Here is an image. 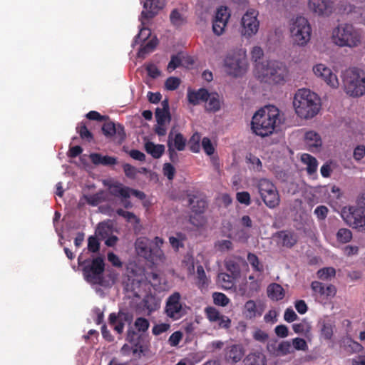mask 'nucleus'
I'll return each instance as SVG.
<instances>
[{"mask_svg": "<svg viewBox=\"0 0 365 365\" xmlns=\"http://www.w3.org/2000/svg\"><path fill=\"white\" fill-rule=\"evenodd\" d=\"M329 210L324 205H319L314 210V214L319 220H324L326 219Z\"/></svg>", "mask_w": 365, "mask_h": 365, "instance_id": "338daca9", "label": "nucleus"}, {"mask_svg": "<svg viewBox=\"0 0 365 365\" xmlns=\"http://www.w3.org/2000/svg\"><path fill=\"white\" fill-rule=\"evenodd\" d=\"M209 97V92L206 88H201L197 90L187 89V98L190 104L197 106L204 103Z\"/></svg>", "mask_w": 365, "mask_h": 365, "instance_id": "412c9836", "label": "nucleus"}, {"mask_svg": "<svg viewBox=\"0 0 365 365\" xmlns=\"http://www.w3.org/2000/svg\"><path fill=\"white\" fill-rule=\"evenodd\" d=\"M170 19L171 23L175 26H180L184 23L182 16L177 9H174L171 11Z\"/></svg>", "mask_w": 365, "mask_h": 365, "instance_id": "6e6d98bb", "label": "nucleus"}, {"mask_svg": "<svg viewBox=\"0 0 365 365\" xmlns=\"http://www.w3.org/2000/svg\"><path fill=\"white\" fill-rule=\"evenodd\" d=\"M292 348L293 349L299 350V351H307L308 350V345L307 341L299 337H297L292 339Z\"/></svg>", "mask_w": 365, "mask_h": 365, "instance_id": "4d7b16f0", "label": "nucleus"}, {"mask_svg": "<svg viewBox=\"0 0 365 365\" xmlns=\"http://www.w3.org/2000/svg\"><path fill=\"white\" fill-rule=\"evenodd\" d=\"M163 171L164 175L166 176L168 180H172L174 178L175 169L172 164L169 163H165L163 165Z\"/></svg>", "mask_w": 365, "mask_h": 365, "instance_id": "0e129e2a", "label": "nucleus"}, {"mask_svg": "<svg viewBox=\"0 0 365 365\" xmlns=\"http://www.w3.org/2000/svg\"><path fill=\"white\" fill-rule=\"evenodd\" d=\"M321 335L326 340H330L333 336V326L324 322L321 328Z\"/></svg>", "mask_w": 365, "mask_h": 365, "instance_id": "5fc2aeb1", "label": "nucleus"}, {"mask_svg": "<svg viewBox=\"0 0 365 365\" xmlns=\"http://www.w3.org/2000/svg\"><path fill=\"white\" fill-rule=\"evenodd\" d=\"M334 4L331 0H308V8L318 16H329L334 11Z\"/></svg>", "mask_w": 365, "mask_h": 365, "instance_id": "f3484780", "label": "nucleus"}, {"mask_svg": "<svg viewBox=\"0 0 365 365\" xmlns=\"http://www.w3.org/2000/svg\"><path fill=\"white\" fill-rule=\"evenodd\" d=\"M88 249L91 252H97L100 250V242L96 237L91 236L88 240Z\"/></svg>", "mask_w": 365, "mask_h": 365, "instance_id": "e2e57ef3", "label": "nucleus"}, {"mask_svg": "<svg viewBox=\"0 0 365 365\" xmlns=\"http://www.w3.org/2000/svg\"><path fill=\"white\" fill-rule=\"evenodd\" d=\"M236 199L240 203L245 205L247 206L251 204L250 195L247 191L237 192Z\"/></svg>", "mask_w": 365, "mask_h": 365, "instance_id": "680f3d73", "label": "nucleus"}, {"mask_svg": "<svg viewBox=\"0 0 365 365\" xmlns=\"http://www.w3.org/2000/svg\"><path fill=\"white\" fill-rule=\"evenodd\" d=\"M110 193L115 197L129 198L130 196V188L123 186L120 183H115L109 187Z\"/></svg>", "mask_w": 365, "mask_h": 365, "instance_id": "7c9ffc66", "label": "nucleus"}, {"mask_svg": "<svg viewBox=\"0 0 365 365\" xmlns=\"http://www.w3.org/2000/svg\"><path fill=\"white\" fill-rule=\"evenodd\" d=\"M294 352L292 344L289 341L280 342L274 351L277 356H283Z\"/></svg>", "mask_w": 365, "mask_h": 365, "instance_id": "f704fd0d", "label": "nucleus"}, {"mask_svg": "<svg viewBox=\"0 0 365 365\" xmlns=\"http://www.w3.org/2000/svg\"><path fill=\"white\" fill-rule=\"evenodd\" d=\"M341 216L349 227L365 231V207L359 206H345L342 208Z\"/></svg>", "mask_w": 365, "mask_h": 365, "instance_id": "9b49d317", "label": "nucleus"}, {"mask_svg": "<svg viewBox=\"0 0 365 365\" xmlns=\"http://www.w3.org/2000/svg\"><path fill=\"white\" fill-rule=\"evenodd\" d=\"M336 240L340 243H347L352 239V232L349 229L340 228L336 234Z\"/></svg>", "mask_w": 365, "mask_h": 365, "instance_id": "a19ab883", "label": "nucleus"}, {"mask_svg": "<svg viewBox=\"0 0 365 365\" xmlns=\"http://www.w3.org/2000/svg\"><path fill=\"white\" fill-rule=\"evenodd\" d=\"M245 355V349L241 344L227 346L224 349V359L226 362L232 364L240 361Z\"/></svg>", "mask_w": 365, "mask_h": 365, "instance_id": "6ab92c4d", "label": "nucleus"}, {"mask_svg": "<svg viewBox=\"0 0 365 365\" xmlns=\"http://www.w3.org/2000/svg\"><path fill=\"white\" fill-rule=\"evenodd\" d=\"M305 144L307 149L311 152H316L322 145V140L319 133L315 131H307L304 135Z\"/></svg>", "mask_w": 365, "mask_h": 365, "instance_id": "5701e85b", "label": "nucleus"}, {"mask_svg": "<svg viewBox=\"0 0 365 365\" xmlns=\"http://www.w3.org/2000/svg\"><path fill=\"white\" fill-rule=\"evenodd\" d=\"M163 243V240L159 237H155L153 240L145 237H140L135 242V247L140 257L155 263L165 259V255L161 249Z\"/></svg>", "mask_w": 365, "mask_h": 365, "instance_id": "20e7f679", "label": "nucleus"}, {"mask_svg": "<svg viewBox=\"0 0 365 365\" xmlns=\"http://www.w3.org/2000/svg\"><path fill=\"white\" fill-rule=\"evenodd\" d=\"M293 106L298 116L305 119L312 118L320 110V98L309 89H299L294 95Z\"/></svg>", "mask_w": 365, "mask_h": 365, "instance_id": "f03ea898", "label": "nucleus"}, {"mask_svg": "<svg viewBox=\"0 0 365 365\" xmlns=\"http://www.w3.org/2000/svg\"><path fill=\"white\" fill-rule=\"evenodd\" d=\"M116 213L119 216L125 218L128 222H134L135 224H138L140 222V219L131 212L125 211L121 208H119L116 210Z\"/></svg>", "mask_w": 365, "mask_h": 365, "instance_id": "de8ad7c7", "label": "nucleus"}, {"mask_svg": "<svg viewBox=\"0 0 365 365\" xmlns=\"http://www.w3.org/2000/svg\"><path fill=\"white\" fill-rule=\"evenodd\" d=\"M189 202L190 205L191 206V210L195 212V214H202L207 207V201L197 196H192L189 199Z\"/></svg>", "mask_w": 365, "mask_h": 365, "instance_id": "cd10ccee", "label": "nucleus"}, {"mask_svg": "<svg viewBox=\"0 0 365 365\" xmlns=\"http://www.w3.org/2000/svg\"><path fill=\"white\" fill-rule=\"evenodd\" d=\"M201 136L200 133H195L190 138L187 142L190 150L192 153H198L200 150V142Z\"/></svg>", "mask_w": 365, "mask_h": 365, "instance_id": "c03bdc74", "label": "nucleus"}, {"mask_svg": "<svg viewBox=\"0 0 365 365\" xmlns=\"http://www.w3.org/2000/svg\"><path fill=\"white\" fill-rule=\"evenodd\" d=\"M173 148L176 149L178 151H182L185 149L187 140L180 133L174 134L171 130L168 134V143H170Z\"/></svg>", "mask_w": 365, "mask_h": 365, "instance_id": "b1692460", "label": "nucleus"}, {"mask_svg": "<svg viewBox=\"0 0 365 365\" xmlns=\"http://www.w3.org/2000/svg\"><path fill=\"white\" fill-rule=\"evenodd\" d=\"M205 110L208 112L215 113L220 110L222 101L217 93H209V97L205 101Z\"/></svg>", "mask_w": 365, "mask_h": 365, "instance_id": "a878e982", "label": "nucleus"}, {"mask_svg": "<svg viewBox=\"0 0 365 365\" xmlns=\"http://www.w3.org/2000/svg\"><path fill=\"white\" fill-rule=\"evenodd\" d=\"M245 365H266L265 357L259 353H251L245 359Z\"/></svg>", "mask_w": 365, "mask_h": 365, "instance_id": "c9c22d12", "label": "nucleus"}, {"mask_svg": "<svg viewBox=\"0 0 365 365\" xmlns=\"http://www.w3.org/2000/svg\"><path fill=\"white\" fill-rule=\"evenodd\" d=\"M365 156V145H357L353 153V158L355 160L359 161Z\"/></svg>", "mask_w": 365, "mask_h": 365, "instance_id": "774afa93", "label": "nucleus"}, {"mask_svg": "<svg viewBox=\"0 0 365 365\" xmlns=\"http://www.w3.org/2000/svg\"><path fill=\"white\" fill-rule=\"evenodd\" d=\"M311 326L309 323L304 319L300 323L292 324V329L296 334H303L309 331Z\"/></svg>", "mask_w": 365, "mask_h": 365, "instance_id": "09e8293b", "label": "nucleus"}, {"mask_svg": "<svg viewBox=\"0 0 365 365\" xmlns=\"http://www.w3.org/2000/svg\"><path fill=\"white\" fill-rule=\"evenodd\" d=\"M145 24H146V23L145 24H143L141 23L142 28L140 29L138 34L135 36V38L133 41V45L139 44L141 43H145L148 40V38L150 36L151 31H150V29H149L148 28H146L145 26Z\"/></svg>", "mask_w": 365, "mask_h": 365, "instance_id": "4c0bfd02", "label": "nucleus"}, {"mask_svg": "<svg viewBox=\"0 0 365 365\" xmlns=\"http://www.w3.org/2000/svg\"><path fill=\"white\" fill-rule=\"evenodd\" d=\"M263 312L264 307L262 305H257L255 301L248 300L244 306L242 314L245 319H252L257 317H260Z\"/></svg>", "mask_w": 365, "mask_h": 365, "instance_id": "4be33fe9", "label": "nucleus"}, {"mask_svg": "<svg viewBox=\"0 0 365 365\" xmlns=\"http://www.w3.org/2000/svg\"><path fill=\"white\" fill-rule=\"evenodd\" d=\"M302 161L307 165V173L312 175L317 170L318 163L317 159L309 154L304 153L302 155Z\"/></svg>", "mask_w": 365, "mask_h": 365, "instance_id": "72a5a7b5", "label": "nucleus"}, {"mask_svg": "<svg viewBox=\"0 0 365 365\" xmlns=\"http://www.w3.org/2000/svg\"><path fill=\"white\" fill-rule=\"evenodd\" d=\"M267 296L272 300L279 301L284 297V290L280 284L272 283L267 287Z\"/></svg>", "mask_w": 365, "mask_h": 365, "instance_id": "c756f323", "label": "nucleus"}, {"mask_svg": "<svg viewBox=\"0 0 365 365\" xmlns=\"http://www.w3.org/2000/svg\"><path fill=\"white\" fill-rule=\"evenodd\" d=\"M223 66L228 76L235 78L242 76L248 68L245 52L241 50L229 51L223 60Z\"/></svg>", "mask_w": 365, "mask_h": 365, "instance_id": "0eeeda50", "label": "nucleus"}, {"mask_svg": "<svg viewBox=\"0 0 365 365\" xmlns=\"http://www.w3.org/2000/svg\"><path fill=\"white\" fill-rule=\"evenodd\" d=\"M144 307L148 310V314L157 310L160 307V303L153 296H147L144 300Z\"/></svg>", "mask_w": 365, "mask_h": 365, "instance_id": "37998d69", "label": "nucleus"}, {"mask_svg": "<svg viewBox=\"0 0 365 365\" xmlns=\"http://www.w3.org/2000/svg\"><path fill=\"white\" fill-rule=\"evenodd\" d=\"M126 340L131 344L130 347L128 344H124L121 348V353L123 355H128L132 351L133 354H140L144 351V345L143 344V337L135 331L129 329L127 331Z\"/></svg>", "mask_w": 365, "mask_h": 365, "instance_id": "ddd939ff", "label": "nucleus"}, {"mask_svg": "<svg viewBox=\"0 0 365 365\" xmlns=\"http://www.w3.org/2000/svg\"><path fill=\"white\" fill-rule=\"evenodd\" d=\"M291 38L294 44L304 46L310 41L312 28L309 21L299 16L292 19L289 25Z\"/></svg>", "mask_w": 365, "mask_h": 365, "instance_id": "1a4fd4ad", "label": "nucleus"}, {"mask_svg": "<svg viewBox=\"0 0 365 365\" xmlns=\"http://www.w3.org/2000/svg\"><path fill=\"white\" fill-rule=\"evenodd\" d=\"M210 283V279L207 277L204 268L202 265L197 267V282L196 284L197 287L201 289H205L207 288Z\"/></svg>", "mask_w": 365, "mask_h": 365, "instance_id": "473e14b6", "label": "nucleus"}, {"mask_svg": "<svg viewBox=\"0 0 365 365\" xmlns=\"http://www.w3.org/2000/svg\"><path fill=\"white\" fill-rule=\"evenodd\" d=\"M215 304L225 307L230 302V299L223 293L215 292L212 295Z\"/></svg>", "mask_w": 365, "mask_h": 365, "instance_id": "3c124183", "label": "nucleus"}, {"mask_svg": "<svg viewBox=\"0 0 365 365\" xmlns=\"http://www.w3.org/2000/svg\"><path fill=\"white\" fill-rule=\"evenodd\" d=\"M313 71L314 74L323 79L327 85L331 88H337L339 85V80L331 70L324 64L319 63L314 66Z\"/></svg>", "mask_w": 365, "mask_h": 365, "instance_id": "a211bd4d", "label": "nucleus"}, {"mask_svg": "<svg viewBox=\"0 0 365 365\" xmlns=\"http://www.w3.org/2000/svg\"><path fill=\"white\" fill-rule=\"evenodd\" d=\"M134 326L139 332H145L148 329L150 323L144 317H138L134 322Z\"/></svg>", "mask_w": 365, "mask_h": 365, "instance_id": "603ef678", "label": "nucleus"}, {"mask_svg": "<svg viewBox=\"0 0 365 365\" xmlns=\"http://www.w3.org/2000/svg\"><path fill=\"white\" fill-rule=\"evenodd\" d=\"M158 43L156 37L150 39L148 42L141 43V46L138 51V56L140 58H145V56L152 52Z\"/></svg>", "mask_w": 365, "mask_h": 365, "instance_id": "2f4dec72", "label": "nucleus"}, {"mask_svg": "<svg viewBox=\"0 0 365 365\" xmlns=\"http://www.w3.org/2000/svg\"><path fill=\"white\" fill-rule=\"evenodd\" d=\"M102 132L108 138L115 137L118 143H122L126 138L124 126L110 120H107L103 124Z\"/></svg>", "mask_w": 365, "mask_h": 365, "instance_id": "2eb2a0df", "label": "nucleus"}, {"mask_svg": "<svg viewBox=\"0 0 365 365\" xmlns=\"http://www.w3.org/2000/svg\"><path fill=\"white\" fill-rule=\"evenodd\" d=\"M255 71L262 81L274 84L284 83L288 73L286 66L282 62L274 60L257 63Z\"/></svg>", "mask_w": 365, "mask_h": 365, "instance_id": "7ed1b4c3", "label": "nucleus"}, {"mask_svg": "<svg viewBox=\"0 0 365 365\" xmlns=\"http://www.w3.org/2000/svg\"><path fill=\"white\" fill-rule=\"evenodd\" d=\"M247 260L255 271L259 272L264 271L263 264L259 262L258 257L255 254L248 253Z\"/></svg>", "mask_w": 365, "mask_h": 365, "instance_id": "a18cd8bd", "label": "nucleus"}, {"mask_svg": "<svg viewBox=\"0 0 365 365\" xmlns=\"http://www.w3.org/2000/svg\"><path fill=\"white\" fill-rule=\"evenodd\" d=\"M259 12L255 9H249L241 19V34L245 38L255 36L259 31Z\"/></svg>", "mask_w": 365, "mask_h": 365, "instance_id": "f8f14e48", "label": "nucleus"}, {"mask_svg": "<svg viewBox=\"0 0 365 365\" xmlns=\"http://www.w3.org/2000/svg\"><path fill=\"white\" fill-rule=\"evenodd\" d=\"M180 84V79L178 77H169L165 82V88L168 91L176 90Z\"/></svg>", "mask_w": 365, "mask_h": 365, "instance_id": "864d4df0", "label": "nucleus"}, {"mask_svg": "<svg viewBox=\"0 0 365 365\" xmlns=\"http://www.w3.org/2000/svg\"><path fill=\"white\" fill-rule=\"evenodd\" d=\"M331 38L333 42L340 47H356L361 41L358 31L353 25L341 24L333 29Z\"/></svg>", "mask_w": 365, "mask_h": 365, "instance_id": "6e6552de", "label": "nucleus"}, {"mask_svg": "<svg viewBox=\"0 0 365 365\" xmlns=\"http://www.w3.org/2000/svg\"><path fill=\"white\" fill-rule=\"evenodd\" d=\"M89 158L94 165H113L117 163V159L115 157L108 155H102L100 153H91Z\"/></svg>", "mask_w": 365, "mask_h": 365, "instance_id": "bb28decb", "label": "nucleus"}, {"mask_svg": "<svg viewBox=\"0 0 365 365\" xmlns=\"http://www.w3.org/2000/svg\"><path fill=\"white\" fill-rule=\"evenodd\" d=\"M218 282L221 284L222 288L225 289H231L235 284V277L232 274L227 273H220L218 274Z\"/></svg>", "mask_w": 365, "mask_h": 365, "instance_id": "e433bc0d", "label": "nucleus"}, {"mask_svg": "<svg viewBox=\"0 0 365 365\" xmlns=\"http://www.w3.org/2000/svg\"><path fill=\"white\" fill-rule=\"evenodd\" d=\"M108 319L110 325L120 334L123 331L124 322H130L132 319L128 313L120 312L118 315L115 313L110 314Z\"/></svg>", "mask_w": 365, "mask_h": 365, "instance_id": "aec40b11", "label": "nucleus"}, {"mask_svg": "<svg viewBox=\"0 0 365 365\" xmlns=\"http://www.w3.org/2000/svg\"><path fill=\"white\" fill-rule=\"evenodd\" d=\"M77 133H78L81 139L87 142H91L93 140V135L91 132L88 129L85 123H80L76 127Z\"/></svg>", "mask_w": 365, "mask_h": 365, "instance_id": "58836bf2", "label": "nucleus"}, {"mask_svg": "<svg viewBox=\"0 0 365 365\" xmlns=\"http://www.w3.org/2000/svg\"><path fill=\"white\" fill-rule=\"evenodd\" d=\"M317 277L323 281H327L334 277L336 275V270L334 267H328L320 269L317 271Z\"/></svg>", "mask_w": 365, "mask_h": 365, "instance_id": "ea45409f", "label": "nucleus"}, {"mask_svg": "<svg viewBox=\"0 0 365 365\" xmlns=\"http://www.w3.org/2000/svg\"><path fill=\"white\" fill-rule=\"evenodd\" d=\"M180 299V294L178 292H175L168 297L166 301L165 308V314L168 317L174 320L180 319L183 315L182 305Z\"/></svg>", "mask_w": 365, "mask_h": 365, "instance_id": "4468645a", "label": "nucleus"}, {"mask_svg": "<svg viewBox=\"0 0 365 365\" xmlns=\"http://www.w3.org/2000/svg\"><path fill=\"white\" fill-rule=\"evenodd\" d=\"M145 151L153 158H160L165 152V145L162 144H155L151 141H148L144 145Z\"/></svg>", "mask_w": 365, "mask_h": 365, "instance_id": "c85d7f7f", "label": "nucleus"}, {"mask_svg": "<svg viewBox=\"0 0 365 365\" xmlns=\"http://www.w3.org/2000/svg\"><path fill=\"white\" fill-rule=\"evenodd\" d=\"M155 118L158 124L169 123L171 120L170 110H160V108H157L155 110Z\"/></svg>", "mask_w": 365, "mask_h": 365, "instance_id": "79ce46f5", "label": "nucleus"}, {"mask_svg": "<svg viewBox=\"0 0 365 365\" xmlns=\"http://www.w3.org/2000/svg\"><path fill=\"white\" fill-rule=\"evenodd\" d=\"M258 192L267 207L270 209L277 207L280 203V196L275 185L267 178L257 181Z\"/></svg>", "mask_w": 365, "mask_h": 365, "instance_id": "9d476101", "label": "nucleus"}, {"mask_svg": "<svg viewBox=\"0 0 365 365\" xmlns=\"http://www.w3.org/2000/svg\"><path fill=\"white\" fill-rule=\"evenodd\" d=\"M345 93L352 97L365 94V73L358 68H349L341 73Z\"/></svg>", "mask_w": 365, "mask_h": 365, "instance_id": "39448f33", "label": "nucleus"}, {"mask_svg": "<svg viewBox=\"0 0 365 365\" xmlns=\"http://www.w3.org/2000/svg\"><path fill=\"white\" fill-rule=\"evenodd\" d=\"M202 147L203 150L207 155H211L215 153V148L210 139L207 137H205L202 138Z\"/></svg>", "mask_w": 365, "mask_h": 365, "instance_id": "052dcab7", "label": "nucleus"}, {"mask_svg": "<svg viewBox=\"0 0 365 365\" xmlns=\"http://www.w3.org/2000/svg\"><path fill=\"white\" fill-rule=\"evenodd\" d=\"M78 261L79 266L83 267V277L87 282L91 284L103 285L105 263L101 257L81 261V257L79 256Z\"/></svg>", "mask_w": 365, "mask_h": 365, "instance_id": "423d86ee", "label": "nucleus"}, {"mask_svg": "<svg viewBox=\"0 0 365 365\" xmlns=\"http://www.w3.org/2000/svg\"><path fill=\"white\" fill-rule=\"evenodd\" d=\"M205 312L207 318L211 322H217L221 316L220 312L216 308L212 307L205 308Z\"/></svg>", "mask_w": 365, "mask_h": 365, "instance_id": "8fccbe9b", "label": "nucleus"}, {"mask_svg": "<svg viewBox=\"0 0 365 365\" xmlns=\"http://www.w3.org/2000/svg\"><path fill=\"white\" fill-rule=\"evenodd\" d=\"M277 236L282 240L284 247L291 248L297 242L296 234L290 230H282L277 233Z\"/></svg>", "mask_w": 365, "mask_h": 365, "instance_id": "393cba45", "label": "nucleus"}, {"mask_svg": "<svg viewBox=\"0 0 365 365\" xmlns=\"http://www.w3.org/2000/svg\"><path fill=\"white\" fill-rule=\"evenodd\" d=\"M264 56L263 50L259 46H255L251 51V58L253 61L256 63L255 66L257 63H261L258 62Z\"/></svg>", "mask_w": 365, "mask_h": 365, "instance_id": "69168bd1", "label": "nucleus"}, {"mask_svg": "<svg viewBox=\"0 0 365 365\" xmlns=\"http://www.w3.org/2000/svg\"><path fill=\"white\" fill-rule=\"evenodd\" d=\"M281 123L280 111L274 106L269 105L258 110L252 116L251 129L259 136L266 137L274 133Z\"/></svg>", "mask_w": 365, "mask_h": 365, "instance_id": "f257e3e1", "label": "nucleus"}, {"mask_svg": "<svg viewBox=\"0 0 365 365\" xmlns=\"http://www.w3.org/2000/svg\"><path fill=\"white\" fill-rule=\"evenodd\" d=\"M227 24L225 23V21L223 22L221 21L220 20H213L212 31L214 34H216L217 36L222 35L225 31V29L227 26Z\"/></svg>", "mask_w": 365, "mask_h": 365, "instance_id": "13d9d810", "label": "nucleus"}, {"mask_svg": "<svg viewBox=\"0 0 365 365\" xmlns=\"http://www.w3.org/2000/svg\"><path fill=\"white\" fill-rule=\"evenodd\" d=\"M230 18V12L227 6H221L219 7L215 16L214 20H220L221 21H225L227 24Z\"/></svg>", "mask_w": 365, "mask_h": 365, "instance_id": "49530a36", "label": "nucleus"}, {"mask_svg": "<svg viewBox=\"0 0 365 365\" xmlns=\"http://www.w3.org/2000/svg\"><path fill=\"white\" fill-rule=\"evenodd\" d=\"M164 6V0H145L143 4L144 9L141 12L140 21L143 24L145 20L153 19Z\"/></svg>", "mask_w": 365, "mask_h": 365, "instance_id": "dca6fc26", "label": "nucleus"}, {"mask_svg": "<svg viewBox=\"0 0 365 365\" xmlns=\"http://www.w3.org/2000/svg\"><path fill=\"white\" fill-rule=\"evenodd\" d=\"M252 337L257 341L265 343L269 339V335L266 331L260 329H256L252 334Z\"/></svg>", "mask_w": 365, "mask_h": 365, "instance_id": "bf43d9fd", "label": "nucleus"}]
</instances>
